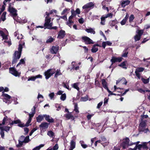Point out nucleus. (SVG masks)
<instances>
[{"label": "nucleus", "mask_w": 150, "mask_h": 150, "mask_svg": "<svg viewBox=\"0 0 150 150\" xmlns=\"http://www.w3.org/2000/svg\"><path fill=\"white\" fill-rule=\"evenodd\" d=\"M55 71L54 69H50L45 73V75L46 79H48L51 76L54 74Z\"/></svg>", "instance_id": "6"}, {"label": "nucleus", "mask_w": 150, "mask_h": 150, "mask_svg": "<svg viewBox=\"0 0 150 150\" xmlns=\"http://www.w3.org/2000/svg\"><path fill=\"white\" fill-rule=\"evenodd\" d=\"M6 12H4L2 14L0 19L1 20H2L3 21H4L6 19Z\"/></svg>", "instance_id": "32"}, {"label": "nucleus", "mask_w": 150, "mask_h": 150, "mask_svg": "<svg viewBox=\"0 0 150 150\" xmlns=\"http://www.w3.org/2000/svg\"><path fill=\"white\" fill-rule=\"evenodd\" d=\"M66 98V95L65 93L63 94L61 96L60 98L62 101H64L65 100Z\"/></svg>", "instance_id": "36"}, {"label": "nucleus", "mask_w": 150, "mask_h": 150, "mask_svg": "<svg viewBox=\"0 0 150 150\" xmlns=\"http://www.w3.org/2000/svg\"><path fill=\"white\" fill-rule=\"evenodd\" d=\"M98 46H99L98 44L94 45L91 50V52L93 53L96 52L98 50Z\"/></svg>", "instance_id": "19"}, {"label": "nucleus", "mask_w": 150, "mask_h": 150, "mask_svg": "<svg viewBox=\"0 0 150 150\" xmlns=\"http://www.w3.org/2000/svg\"><path fill=\"white\" fill-rule=\"evenodd\" d=\"M141 37L140 36H139L138 35H136L134 36V39L135 41H137L139 40L140 39Z\"/></svg>", "instance_id": "50"}, {"label": "nucleus", "mask_w": 150, "mask_h": 150, "mask_svg": "<svg viewBox=\"0 0 150 150\" xmlns=\"http://www.w3.org/2000/svg\"><path fill=\"white\" fill-rule=\"evenodd\" d=\"M128 54V52L127 51H124L123 52V54L122 55V57H127Z\"/></svg>", "instance_id": "52"}, {"label": "nucleus", "mask_w": 150, "mask_h": 150, "mask_svg": "<svg viewBox=\"0 0 150 150\" xmlns=\"http://www.w3.org/2000/svg\"><path fill=\"white\" fill-rule=\"evenodd\" d=\"M47 134L50 137L54 138V134L52 131L50 130L48 132Z\"/></svg>", "instance_id": "33"}, {"label": "nucleus", "mask_w": 150, "mask_h": 150, "mask_svg": "<svg viewBox=\"0 0 150 150\" xmlns=\"http://www.w3.org/2000/svg\"><path fill=\"white\" fill-rule=\"evenodd\" d=\"M24 140L25 137L23 136H21L18 140L19 143L16 145V146L18 147L21 146L24 143Z\"/></svg>", "instance_id": "12"}, {"label": "nucleus", "mask_w": 150, "mask_h": 150, "mask_svg": "<svg viewBox=\"0 0 150 150\" xmlns=\"http://www.w3.org/2000/svg\"><path fill=\"white\" fill-rule=\"evenodd\" d=\"M48 96L51 100L54 99L53 98H54V93H53V92L51 93H50L49 94Z\"/></svg>", "instance_id": "45"}, {"label": "nucleus", "mask_w": 150, "mask_h": 150, "mask_svg": "<svg viewBox=\"0 0 150 150\" xmlns=\"http://www.w3.org/2000/svg\"><path fill=\"white\" fill-rule=\"evenodd\" d=\"M126 63L127 62L126 61L120 64L119 65V66L124 69H126L127 67H126Z\"/></svg>", "instance_id": "34"}, {"label": "nucleus", "mask_w": 150, "mask_h": 150, "mask_svg": "<svg viewBox=\"0 0 150 150\" xmlns=\"http://www.w3.org/2000/svg\"><path fill=\"white\" fill-rule=\"evenodd\" d=\"M130 1L128 0H126L123 1L122 3V7H125L126 5L129 4Z\"/></svg>", "instance_id": "31"}, {"label": "nucleus", "mask_w": 150, "mask_h": 150, "mask_svg": "<svg viewBox=\"0 0 150 150\" xmlns=\"http://www.w3.org/2000/svg\"><path fill=\"white\" fill-rule=\"evenodd\" d=\"M112 14L111 13H108L106 15L102 16L105 19L108 18L110 17L111 18L112 17Z\"/></svg>", "instance_id": "38"}, {"label": "nucleus", "mask_w": 150, "mask_h": 150, "mask_svg": "<svg viewBox=\"0 0 150 150\" xmlns=\"http://www.w3.org/2000/svg\"><path fill=\"white\" fill-rule=\"evenodd\" d=\"M102 83L103 87L105 89H106L107 90L108 89L107 84V83L105 79H103L102 80Z\"/></svg>", "instance_id": "24"}, {"label": "nucleus", "mask_w": 150, "mask_h": 150, "mask_svg": "<svg viewBox=\"0 0 150 150\" xmlns=\"http://www.w3.org/2000/svg\"><path fill=\"white\" fill-rule=\"evenodd\" d=\"M31 118H29L28 120V121L25 124L26 125V126L28 127V126L29 125V124L31 120Z\"/></svg>", "instance_id": "53"}, {"label": "nucleus", "mask_w": 150, "mask_h": 150, "mask_svg": "<svg viewBox=\"0 0 150 150\" xmlns=\"http://www.w3.org/2000/svg\"><path fill=\"white\" fill-rule=\"evenodd\" d=\"M139 132H144L146 133L149 131V129L146 126V121L142 119L139 127Z\"/></svg>", "instance_id": "3"}, {"label": "nucleus", "mask_w": 150, "mask_h": 150, "mask_svg": "<svg viewBox=\"0 0 150 150\" xmlns=\"http://www.w3.org/2000/svg\"><path fill=\"white\" fill-rule=\"evenodd\" d=\"M54 40V39L52 38L51 36H49L48 37L47 40L46 41V42L47 43H51Z\"/></svg>", "instance_id": "30"}, {"label": "nucleus", "mask_w": 150, "mask_h": 150, "mask_svg": "<svg viewBox=\"0 0 150 150\" xmlns=\"http://www.w3.org/2000/svg\"><path fill=\"white\" fill-rule=\"evenodd\" d=\"M44 117L45 118V120L49 122H54L53 119L52 117H50L49 115H44Z\"/></svg>", "instance_id": "17"}, {"label": "nucleus", "mask_w": 150, "mask_h": 150, "mask_svg": "<svg viewBox=\"0 0 150 150\" xmlns=\"http://www.w3.org/2000/svg\"><path fill=\"white\" fill-rule=\"evenodd\" d=\"M85 30L88 33H90L93 34H94L95 33V31H94V29L91 28L86 29Z\"/></svg>", "instance_id": "26"}, {"label": "nucleus", "mask_w": 150, "mask_h": 150, "mask_svg": "<svg viewBox=\"0 0 150 150\" xmlns=\"http://www.w3.org/2000/svg\"><path fill=\"white\" fill-rule=\"evenodd\" d=\"M134 17L133 15H131L129 18V21L130 23H131Z\"/></svg>", "instance_id": "47"}, {"label": "nucleus", "mask_w": 150, "mask_h": 150, "mask_svg": "<svg viewBox=\"0 0 150 150\" xmlns=\"http://www.w3.org/2000/svg\"><path fill=\"white\" fill-rule=\"evenodd\" d=\"M144 69V68L141 67H138L136 69L135 72L136 76L139 79H140V74L139 72H142Z\"/></svg>", "instance_id": "10"}, {"label": "nucleus", "mask_w": 150, "mask_h": 150, "mask_svg": "<svg viewBox=\"0 0 150 150\" xmlns=\"http://www.w3.org/2000/svg\"><path fill=\"white\" fill-rule=\"evenodd\" d=\"M51 18L48 17L46 16L45 19V23L44 24V26L46 27V28L48 29L51 28V26L52 25V23L50 22Z\"/></svg>", "instance_id": "7"}, {"label": "nucleus", "mask_w": 150, "mask_h": 150, "mask_svg": "<svg viewBox=\"0 0 150 150\" xmlns=\"http://www.w3.org/2000/svg\"><path fill=\"white\" fill-rule=\"evenodd\" d=\"M94 114H88V115L87 116V117L88 120H90L91 117H92L93 115Z\"/></svg>", "instance_id": "56"}, {"label": "nucleus", "mask_w": 150, "mask_h": 150, "mask_svg": "<svg viewBox=\"0 0 150 150\" xmlns=\"http://www.w3.org/2000/svg\"><path fill=\"white\" fill-rule=\"evenodd\" d=\"M138 91L142 93H144L145 91L146 92H150V90H149L148 89H146V90H144L143 89L141 88H140L138 89Z\"/></svg>", "instance_id": "40"}, {"label": "nucleus", "mask_w": 150, "mask_h": 150, "mask_svg": "<svg viewBox=\"0 0 150 150\" xmlns=\"http://www.w3.org/2000/svg\"><path fill=\"white\" fill-rule=\"evenodd\" d=\"M144 32V31L143 30H140L138 31V35L139 36H140V37L141 35L143 34Z\"/></svg>", "instance_id": "59"}, {"label": "nucleus", "mask_w": 150, "mask_h": 150, "mask_svg": "<svg viewBox=\"0 0 150 150\" xmlns=\"http://www.w3.org/2000/svg\"><path fill=\"white\" fill-rule=\"evenodd\" d=\"M59 49L58 46H52L50 50V52L52 54H55L58 52Z\"/></svg>", "instance_id": "14"}, {"label": "nucleus", "mask_w": 150, "mask_h": 150, "mask_svg": "<svg viewBox=\"0 0 150 150\" xmlns=\"http://www.w3.org/2000/svg\"><path fill=\"white\" fill-rule=\"evenodd\" d=\"M3 127V131H5L7 132L10 129V127L7 126H4L2 127Z\"/></svg>", "instance_id": "42"}, {"label": "nucleus", "mask_w": 150, "mask_h": 150, "mask_svg": "<svg viewBox=\"0 0 150 150\" xmlns=\"http://www.w3.org/2000/svg\"><path fill=\"white\" fill-rule=\"evenodd\" d=\"M0 35L1 36L3 40H5L4 41V43H7V40L8 39V36L5 34L2 31L0 30Z\"/></svg>", "instance_id": "16"}, {"label": "nucleus", "mask_w": 150, "mask_h": 150, "mask_svg": "<svg viewBox=\"0 0 150 150\" xmlns=\"http://www.w3.org/2000/svg\"><path fill=\"white\" fill-rule=\"evenodd\" d=\"M142 80V82L144 83H147L149 82V79H144L143 78H142L141 79Z\"/></svg>", "instance_id": "46"}, {"label": "nucleus", "mask_w": 150, "mask_h": 150, "mask_svg": "<svg viewBox=\"0 0 150 150\" xmlns=\"http://www.w3.org/2000/svg\"><path fill=\"white\" fill-rule=\"evenodd\" d=\"M25 63V60L24 59H21L19 63L18 64L17 67L19 66L21 64H24Z\"/></svg>", "instance_id": "43"}, {"label": "nucleus", "mask_w": 150, "mask_h": 150, "mask_svg": "<svg viewBox=\"0 0 150 150\" xmlns=\"http://www.w3.org/2000/svg\"><path fill=\"white\" fill-rule=\"evenodd\" d=\"M68 11V9L67 8H65L63 11L61 13V14L64 15L65 14V13L67 12Z\"/></svg>", "instance_id": "64"}, {"label": "nucleus", "mask_w": 150, "mask_h": 150, "mask_svg": "<svg viewBox=\"0 0 150 150\" xmlns=\"http://www.w3.org/2000/svg\"><path fill=\"white\" fill-rule=\"evenodd\" d=\"M95 84L96 86H100V84L99 81L96 80L95 81Z\"/></svg>", "instance_id": "61"}, {"label": "nucleus", "mask_w": 150, "mask_h": 150, "mask_svg": "<svg viewBox=\"0 0 150 150\" xmlns=\"http://www.w3.org/2000/svg\"><path fill=\"white\" fill-rule=\"evenodd\" d=\"M107 91L109 93V96L110 95H114L115 96L116 95H119V94H117L115 93H112L111 91H110L109 89L107 90Z\"/></svg>", "instance_id": "57"}, {"label": "nucleus", "mask_w": 150, "mask_h": 150, "mask_svg": "<svg viewBox=\"0 0 150 150\" xmlns=\"http://www.w3.org/2000/svg\"><path fill=\"white\" fill-rule=\"evenodd\" d=\"M95 4L92 2H90L84 5L82 8L85 10V11L86 13L88 12V11L91 9L93 8Z\"/></svg>", "instance_id": "5"}, {"label": "nucleus", "mask_w": 150, "mask_h": 150, "mask_svg": "<svg viewBox=\"0 0 150 150\" xmlns=\"http://www.w3.org/2000/svg\"><path fill=\"white\" fill-rule=\"evenodd\" d=\"M129 17V15L128 13H126L125 17L120 22V23L122 25H124L126 23L128 18Z\"/></svg>", "instance_id": "21"}, {"label": "nucleus", "mask_w": 150, "mask_h": 150, "mask_svg": "<svg viewBox=\"0 0 150 150\" xmlns=\"http://www.w3.org/2000/svg\"><path fill=\"white\" fill-rule=\"evenodd\" d=\"M21 44H19L18 47V51H16L13 54V59L12 62L13 64L16 63L20 58L22 49Z\"/></svg>", "instance_id": "1"}, {"label": "nucleus", "mask_w": 150, "mask_h": 150, "mask_svg": "<svg viewBox=\"0 0 150 150\" xmlns=\"http://www.w3.org/2000/svg\"><path fill=\"white\" fill-rule=\"evenodd\" d=\"M79 22L81 24L83 23L84 22V19L83 18H81L79 20Z\"/></svg>", "instance_id": "63"}, {"label": "nucleus", "mask_w": 150, "mask_h": 150, "mask_svg": "<svg viewBox=\"0 0 150 150\" xmlns=\"http://www.w3.org/2000/svg\"><path fill=\"white\" fill-rule=\"evenodd\" d=\"M36 79L35 76H31V77H29L28 80V81H34Z\"/></svg>", "instance_id": "55"}, {"label": "nucleus", "mask_w": 150, "mask_h": 150, "mask_svg": "<svg viewBox=\"0 0 150 150\" xmlns=\"http://www.w3.org/2000/svg\"><path fill=\"white\" fill-rule=\"evenodd\" d=\"M49 124L48 123L45 122H42L40 125V128L42 129H45L48 128Z\"/></svg>", "instance_id": "18"}, {"label": "nucleus", "mask_w": 150, "mask_h": 150, "mask_svg": "<svg viewBox=\"0 0 150 150\" xmlns=\"http://www.w3.org/2000/svg\"><path fill=\"white\" fill-rule=\"evenodd\" d=\"M70 147L69 150H73L75 147L76 143L73 140L71 141L70 143Z\"/></svg>", "instance_id": "20"}, {"label": "nucleus", "mask_w": 150, "mask_h": 150, "mask_svg": "<svg viewBox=\"0 0 150 150\" xmlns=\"http://www.w3.org/2000/svg\"><path fill=\"white\" fill-rule=\"evenodd\" d=\"M2 96L4 97L5 99H6L7 100L10 99L11 98V97L10 96L6 94L3 93L2 95Z\"/></svg>", "instance_id": "37"}, {"label": "nucleus", "mask_w": 150, "mask_h": 150, "mask_svg": "<svg viewBox=\"0 0 150 150\" xmlns=\"http://www.w3.org/2000/svg\"><path fill=\"white\" fill-rule=\"evenodd\" d=\"M44 118V115H39L36 118L37 122H41Z\"/></svg>", "instance_id": "29"}, {"label": "nucleus", "mask_w": 150, "mask_h": 150, "mask_svg": "<svg viewBox=\"0 0 150 150\" xmlns=\"http://www.w3.org/2000/svg\"><path fill=\"white\" fill-rule=\"evenodd\" d=\"M61 74V73L60 72V70L59 69H57L56 71V73L54 76V77H57L58 76Z\"/></svg>", "instance_id": "41"}, {"label": "nucleus", "mask_w": 150, "mask_h": 150, "mask_svg": "<svg viewBox=\"0 0 150 150\" xmlns=\"http://www.w3.org/2000/svg\"><path fill=\"white\" fill-rule=\"evenodd\" d=\"M118 22L116 20H115L113 21H110L109 24L112 27L114 26L116 24L118 23Z\"/></svg>", "instance_id": "23"}, {"label": "nucleus", "mask_w": 150, "mask_h": 150, "mask_svg": "<svg viewBox=\"0 0 150 150\" xmlns=\"http://www.w3.org/2000/svg\"><path fill=\"white\" fill-rule=\"evenodd\" d=\"M8 10L12 14L13 19L15 20H16L17 16V14L16 13L17 11L14 8L11 7H9Z\"/></svg>", "instance_id": "9"}, {"label": "nucleus", "mask_w": 150, "mask_h": 150, "mask_svg": "<svg viewBox=\"0 0 150 150\" xmlns=\"http://www.w3.org/2000/svg\"><path fill=\"white\" fill-rule=\"evenodd\" d=\"M88 98L87 97H85L81 98V101H86L88 100Z\"/></svg>", "instance_id": "54"}, {"label": "nucleus", "mask_w": 150, "mask_h": 150, "mask_svg": "<svg viewBox=\"0 0 150 150\" xmlns=\"http://www.w3.org/2000/svg\"><path fill=\"white\" fill-rule=\"evenodd\" d=\"M44 146V144H41L39 146H37L35 147L34 148L33 150H39L40 149L43 147Z\"/></svg>", "instance_id": "35"}, {"label": "nucleus", "mask_w": 150, "mask_h": 150, "mask_svg": "<svg viewBox=\"0 0 150 150\" xmlns=\"http://www.w3.org/2000/svg\"><path fill=\"white\" fill-rule=\"evenodd\" d=\"M35 108L34 107L33 108L31 109L32 112L29 114V118H31L33 117L35 113Z\"/></svg>", "instance_id": "28"}, {"label": "nucleus", "mask_w": 150, "mask_h": 150, "mask_svg": "<svg viewBox=\"0 0 150 150\" xmlns=\"http://www.w3.org/2000/svg\"><path fill=\"white\" fill-rule=\"evenodd\" d=\"M75 63V62H73L71 63L72 67L71 68L69 67L68 69H71V70L74 69V68L75 67L74 65V64Z\"/></svg>", "instance_id": "58"}, {"label": "nucleus", "mask_w": 150, "mask_h": 150, "mask_svg": "<svg viewBox=\"0 0 150 150\" xmlns=\"http://www.w3.org/2000/svg\"><path fill=\"white\" fill-rule=\"evenodd\" d=\"M74 108L73 111V112L74 113V112H75L76 113V114L77 115L79 112L77 103H75L74 104Z\"/></svg>", "instance_id": "27"}, {"label": "nucleus", "mask_w": 150, "mask_h": 150, "mask_svg": "<svg viewBox=\"0 0 150 150\" xmlns=\"http://www.w3.org/2000/svg\"><path fill=\"white\" fill-rule=\"evenodd\" d=\"M55 107L56 108H57V111L61 109V106L59 105L58 104H56L55 105Z\"/></svg>", "instance_id": "62"}, {"label": "nucleus", "mask_w": 150, "mask_h": 150, "mask_svg": "<svg viewBox=\"0 0 150 150\" xmlns=\"http://www.w3.org/2000/svg\"><path fill=\"white\" fill-rule=\"evenodd\" d=\"M2 128H3L2 127ZM1 131L0 132V134L1 136V137L2 138H4V131L3 130V128L2 129H0Z\"/></svg>", "instance_id": "49"}, {"label": "nucleus", "mask_w": 150, "mask_h": 150, "mask_svg": "<svg viewBox=\"0 0 150 150\" xmlns=\"http://www.w3.org/2000/svg\"><path fill=\"white\" fill-rule=\"evenodd\" d=\"M148 143V142H143L141 144L136 145L134 148H130L129 149L131 150H136L137 149H138L139 150H141L142 148L143 149H147V144Z\"/></svg>", "instance_id": "4"}, {"label": "nucleus", "mask_w": 150, "mask_h": 150, "mask_svg": "<svg viewBox=\"0 0 150 150\" xmlns=\"http://www.w3.org/2000/svg\"><path fill=\"white\" fill-rule=\"evenodd\" d=\"M30 140L29 138V136H27L25 137V140H24V143H28L29 141Z\"/></svg>", "instance_id": "51"}, {"label": "nucleus", "mask_w": 150, "mask_h": 150, "mask_svg": "<svg viewBox=\"0 0 150 150\" xmlns=\"http://www.w3.org/2000/svg\"><path fill=\"white\" fill-rule=\"evenodd\" d=\"M65 35V31L62 30H61L58 33L57 38L61 39L64 38Z\"/></svg>", "instance_id": "15"}, {"label": "nucleus", "mask_w": 150, "mask_h": 150, "mask_svg": "<svg viewBox=\"0 0 150 150\" xmlns=\"http://www.w3.org/2000/svg\"><path fill=\"white\" fill-rule=\"evenodd\" d=\"M58 145L57 144H56L53 147V149L52 150H57L58 148Z\"/></svg>", "instance_id": "60"}, {"label": "nucleus", "mask_w": 150, "mask_h": 150, "mask_svg": "<svg viewBox=\"0 0 150 150\" xmlns=\"http://www.w3.org/2000/svg\"><path fill=\"white\" fill-rule=\"evenodd\" d=\"M122 58L121 57H112L111 59L110 60V61L112 62V65L113 63L115 62H120L122 60Z\"/></svg>", "instance_id": "13"}, {"label": "nucleus", "mask_w": 150, "mask_h": 150, "mask_svg": "<svg viewBox=\"0 0 150 150\" xmlns=\"http://www.w3.org/2000/svg\"><path fill=\"white\" fill-rule=\"evenodd\" d=\"M105 18L102 16L101 18V21L100 24L102 25H104L105 24Z\"/></svg>", "instance_id": "48"}, {"label": "nucleus", "mask_w": 150, "mask_h": 150, "mask_svg": "<svg viewBox=\"0 0 150 150\" xmlns=\"http://www.w3.org/2000/svg\"><path fill=\"white\" fill-rule=\"evenodd\" d=\"M8 117L6 116L3 119V122L2 124L0 123V129H2V127H1L2 125H4L6 123V121L8 120Z\"/></svg>", "instance_id": "25"}, {"label": "nucleus", "mask_w": 150, "mask_h": 150, "mask_svg": "<svg viewBox=\"0 0 150 150\" xmlns=\"http://www.w3.org/2000/svg\"><path fill=\"white\" fill-rule=\"evenodd\" d=\"M64 115L66 118L68 120L70 119H72V120H74V119L73 116L71 114V113H67L65 114Z\"/></svg>", "instance_id": "22"}, {"label": "nucleus", "mask_w": 150, "mask_h": 150, "mask_svg": "<svg viewBox=\"0 0 150 150\" xmlns=\"http://www.w3.org/2000/svg\"><path fill=\"white\" fill-rule=\"evenodd\" d=\"M129 140L128 138H126L123 140V142L121 144V146L123 149H125L128 146H130L133 144H135L136 145H138V144L140 142L138 141L136 142L133 143H129Z\"/></svg>", "instance_id": "2"}, {"label": "nucleus", "mask_w": 150, "mask_h": 150, "mask_svg": "<svg viewBox=\"0 0 150 150\" xmlns=\"http://www.w3.org/2000/svg\"><path fill=\"white\" fill-rule=\"evenodd\" d=\"M72 86L74 88L76 89L78 91L79 89V88L78 87V83H74L72 84Z\"/></svg>", "instance_id": "39"}, {"label": "nucleus", "mask_w": 150, "mask_h": 150, "mask_svg": "<svg viewBox=\"0 0 150 150\" xmlns=\"http://www.w3.org/2000/svg\"><path fill=\"white\" fill-rule=\"evenodd\" d=\"M67 24L70 27H71L73 23V22L71 20H68L67 23Z\"/></svg>", "instance_id": "44"}, {"label": "nucleus", "mask_w": 150, "mask_h": 150, "mask_svg": "<svg viewBox=\"0 0 150 150\" xmlns=\"http://www.w3.org/2000/svg\"><path fill=\"white\" fill-rule=\"evenodd\" d=\"M9 73L16 77H19L21 73L17 71L16 69L13 67L10 68L9 69Z\"/></svg>", "instance_id": "8"}, {"label": "nucleus", "mask_w": 150, "mask_h": 150, "mask_svg": "<svg viewBox=\"0 0 150 150\" xmlns=\"http://www.w3.org/2000/svg\"><path fill=\"white\" fill-rule=\"evenodd\" d=\"M82 39L84 40L85 43L87 44H93L94 42L89 38L86 36H84L82 37Z\"/></svg>", "instance_id": "11"}]
</instances>
